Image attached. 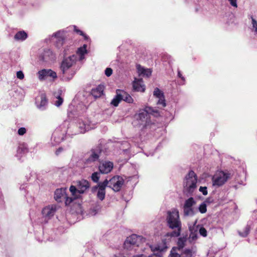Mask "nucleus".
I'll return each instance as SVG.
<instances>
[{
  "mask_svg": "<svg viewBox=\"0 0 257 257\" xmlns=\"http://www.w3.org/2000/svg\"><path fill=\"white\" fill-rule=\"evenodd\" d=\"M149 111H151L158 114L157 110H154L151 108H146L145 109H141L138 114L135 115V120L134 121V125L141 128L147 127L151 123L150 115Z\"/></svg>",
  "mask_w": 257,
  "mask_h": 257,
  "instance_id": "7ed1b4c3",
  "label": "nucleus"
},
{
  "mask_svg": "<svg viewBox=\"0 0 257 257\" xmlns=\"http://www.w3.org/2000/svg\"><path fill=\"white\" fill-rule=\"evenodd\" d=\"M166 220L167 226L173 230L172 232H168L166 236L170 237H178L180 236L182 229V223L178 210L173 208L168 211Z\"/></svg>",
  "mask_w": 257,
  "mask_h": 257,
  "instance_id": "f257e3e1",
  "label": "nucleus"
},
{
  "mask_svg": "<svg viewBox=\"0 0 257 257\" xmlns=\"http://www.w3.org/2000/svg\"><path fill=\"white\" fill-rule=\"evenodd\" d=\"M35 103L37 107L40 110L46 109L48 101L45 94H41L36 98Z\"/></svg>",
  "mask_w": 257,
  "mask_h": 257,
  "instance_id": "4468645a",
  "label": "nucleus"
},
{
  "mask_svg": "<svg viewBox=\"0 0 257 257\" xmlns=\"http://www.w3.org/2000/svg\"><path fill=\"white\" fill-rule=\"evenodd\" d=\"M52 37H54L55 38H56L57 39H58V41H60L62 40L64 38L63 31H58L57 32L54 33Z\"/></svg>",
  "mask_w": 257,
  "mask_h": 257,
  "instance_id": "72a5a7b5",
  "label": "nucleus"
},
{
  "mask_svg": "<svg viewBox=\"0 0 257 257\" xmlns=\"http://www.w3.org/2000/svg\"><path fill=\"white\" fill-rule=\"evenodd\" d=\"M28 151V148L25 144L21 145L17 150L18 154L25 153Z\"/></svg>",
  "mask_w": 257,
  "mask_h": 257,
  "instance_id": "e433bc0d",
  "label": "nucleus"
},
{
  "mask_svg": "<svg viewBox=\"0 0 257 257\" xmlns=\"http://www.w3.org/2000/svg\"><path fill=\"white\" fill-rule=\"evenodd\" d=\"M198 229H199V232L201 235H202L203 237L207 236V230H206V229L204 227L201 226L199 228L198 227Z\"/></svg>",
  "mask_w": 257,
  "mask_h": 257,
  "instance_id": "ea45409f",
  "label": "nucleus"
},
{
  "mask_svg": "<svg viewBox=\"0 0 257 257\" xmlns=\"http://www.w3.org/2000/svg\"><path fill=\"white\" fill-rule=\"evenodd\" d=\"M63 199L65 200V204L66 205L69 204L73 200V199L72 198L68 197H67V195L66 198H64Z\"/></svg>",
  "mask_w": 257,
  "mask_h": 257,
  "instance_id": "49530a36",
  "label": "nucleus"
},
{
  "mask_svg": "<svg viewBox=\"0 0 257 257\" xmlns=\"http://www.w3.org/2000/svg\"><path fill=\"white\" fill-rule=\"evenodd\" d=\"M101 152L99 149H92L88 154V157L86 159L85 163L87 165H91L92 163L97 161Z\"/></svg>",
  "mask_w": 257,
  "mask_h": 257,
  "instance_id": "9b49d317",
  "label": "nucleus"
},
{
  "mask_svg": "<svg viewBox=\"0 0 257 257\" xmlns=\"http://www.w3.org/2000/svg\"><path fill=\"white\" fill-rule=\"evenodd\" d=\"M186 241V239L185 237H180L178 239L177 244L179 249H182L184 247Z\"/></svg>",
  "mask_w": 257,
  "mask_h": 257,
  "instance_id": "2f4dec72",
  "label": "nucleus"
},
{
  "mask_svg": "<svg viewBox=\"0 0 257 257\" xmlns=\"http://www.w3.org/2000/svg\"><path fill=\"white\" fill-rule=\"evenodd\" d=\"M99 178H100L99 173L94 172V173H92V174L91 175V179L93 182H94L95 183H97L98 182Z\"/></svg>",
  "mask_w": 257,
  "mask_h": 257,
  "instance_id": "4c0bfd02",
  "label": "nucleus"
},
{
  "mask_svg": "<svg viewBox=\"0 0 257 257\" xmlns=\"http://www.w3.org/2000/svg\"><path fill=\"white\" fill-rule=\"evenodd\" d=\"M108 185L107 179L103 182L98 183V185L92 188V192L95 194L97 198L102 201L105 196V188Z\"/></svg>",
  "mask_w": 257,
  "mask_h": 257,
  "instance_id": "0eeeda50",
  "label": "nucleus"
},
{
  "mask_svg": "<svg viewBox=\"0 0 257 257\" xmlns=\"http://www.w3.org/2000/svg\"><path fill=\"white\" fill-rule=\"evenodd\" d=\"M132 257H146V256L143 254H139L134 255Z\"/></svg>",
  "mask_w": 257,
  "mask_h": 257,
  "instance_id": "603ef678",
  "label": "nucleus"
},
{
  "mask_svg": "<svg viewBox=\"0 0 257 257\" xmlns=\"http://www.w3.org/2000/svg\"><path fill=\"white\" fill-rule=\"evenodd\" d=\"M119 93L122 96V100L128 103H133V99L130 95L126 93L124 91L120 90Z\"/></svg>",
  "mask_w": 257,
  "mask_h": 257,
  "instance_id": "c85d7f7f",
  "label": "nucleus"
},
{
  "mask_svg": "<svg viewBox=\"0 0 257 257\" xmlns=\"http://www.w3.org/2000/svg\"><path fill=\"white\" fill-rule=\"evenodd\" d=\"M55 199L59 202L62 201L64 198H66V188L57 189L55 192Z\"/></svg>",
  "mask_w": 257,
  "mask_h": 257,
  "instance_id": "a211bd4d",
  "label": "nucleus"
},
{
  "mask_svg": "<svg viewBox=\"0 0 257 257\" xmlns=\"http://www.w3.org/2000/svg\"><path fill=\"white\" fill-rule=\"evenodd\" d=\"M56 212V207L54 205L48 206L44 207L42 211L43 217L46 221L50 219Z\"/></svg>",
  "mask_w": 257,
  "mask_h": 257,
  "instance_id": "2eb2a0df",
  "label": "nucleus"
},
{
  "mask_svg": "<svg viewBox=\"0 0 257 257\" xmlns=\"http://www.w3.org/2000/svg\"><path fill=\"white\" fill-rule=\"evenodd\" d=\"M84 109H86V107H85V106H84Z\"/></svg>",
  "mask_w": 257,
  "mask_h": 257,
  "instance_id": "4d7b16f0",
  "label": "nucleus"
},
{
  "mask_svg": "<svg viewBox=\"0 0 257 257\" xmlns=\"http://www.w3.org/2000/svg\"><path fill=\"white\" fill-rule=\"evenodd\" d=\"M178 77L181 78L182 80H183V81L185 80V78L182 76V75L181 74L180 71H178Z\"/></svg>",
  "mask_w": 257,
  "mask_h": 257,
  "instance_id": "3c124183",
  "label": "nucleus"
},
{
  "mask_svg": "<svg viewBox=\"0 0 257 257\" xmlns=\"http://www.w3.org/2000/svg\"><path fill=\"white\" fill-rule=\"evenodd\" d=\"M112 73V70L110 68H107L105 70V74L107 76H110Z\"/></svg>",
  "mask_w": 257,
  "mask_h": 257,
  "instance_id": "a18cd8bd",
  "label": "nucleus"
},
{
  "mask_svg": "<svg viewBox=\"0 0 257 257\" xmlns=\"http://www.w3.org/2000/svg\"><path fill=\"white\" fill-rule=\"evenodd\" d=\"M108 181V185L107 186L116 192L120 190L124 182L123 178L117 176H114Z\"/></svg>",
  "mask_w": 257,
  "mask_h": 257,
  "instance_id": "9d476101",
  "label": "nucleus"
},
{
  "mask_svg": "<svg viewBox=\"0 0 257 257\" xmlns=\"http://www.w3.org/2000/svg\"><path fill=\"white\" fill-rule=\"evenodd\" d=\"M26 133V129L25 127H21L18 130V133L20 136L24 135Z\"/></svg>",
  "mask_w": 257,
  "mask_h": 257,
  "instance_id": "c03bdc74",
  "label": "nucleus"
},
{
  "mask_svg": "<svg viewBox=\"0 0 257 257\" xmlns=\"http://www.w3.org/2000/svg\"><path fill=\"white\" fill-rule=\"evenodd\" d=\"M168 257H181V256L179 253H175L173 250H172L170 255Z\"/></svg>",
  "mask_w": 257,
  "mask_h": 257,
  "instance_id": "09e8293b",
  "label": "nucleus"
},
{
  "mask_svg": "<svg viewBox=\"0 0 257 257\" xmlns=\"http://www.w3.org/2000/svg\"><path fill=\"white\" fill-rule=\"evenodd\" d=\"M197 176L195 173L190 171L185 177L184 181V186L185 189L189 193L193 192L196 188Z\"/></svg>",
  "mask_w": 257,
  "mask_h": 257,
  "instance_id": "39448f33",
  "label": "nucleus"
},
{
  "mask_svg": "<svg viewBox=\"0 0 257 257\" xmlns=\"http://www.w3.org/2000/svg\"><path fill=\"white\" fill-rule=\"evenodd\" d=\"M251 24L252 27V31L257 34V22L251 16Z\"/></svg>",
  "mask_w": 257,
  "mask_h": 257,
  "instance_id": "58836bf2",
  "label": "nucleus"
},
{
  "mask_svg": "<svg viewBox=\"0 0 257 257\" xmlns=\"http://www.w3.org/2000/svg\"><path fill=\"white\" fill-rule=\"evenodd\" d=\"M199 210L201 213H204L206 212V205L204 203H201L199 207Z\"/></svg>",
  "mask_w": 257,
  "mask_h": 257,
  "instance_id": "a19ab883",
  "label": "nucleus"
},
{
  "mask_svg": "<svg viewBox=\"0 0 257 257\" xmlns=\"http://www.w3.org/2000/svg\"><path fill=\"white\" fill-rule=\"evenodd\" d=\"M199 191L202 192L204 195H206L208 193L206 187H200L199 188Z\"/></svg>",
  "mask_w": 257,
  "mask_h": 257,
  "instance_id": "37998d69",
  "label": "nucleus"
},
{
  "mask_svg": "<svg viewBox=\"0 0 257 257\" xmlns=\"http://www.w3.org/2000/svg\"><path fill=\"white\" fill-rule=\"evenodd\" d=\"M148 257H156V256L154 254H152L151 255H149Z\"/></svg>",
  "mask_w": 257,
  "mask_h": 257,
  "instance_id": "6e6d98bb",
  "label": "nucleus"
},
{
  "mask_svg": "<svg viewBox=\"0 0 257 257\" xmlns=\"http://www.w3.org/2000/svg\"><path fill=\"white\" fill-rule=\"evenodd\" d=\"M133 88L136 91L144 92L145 87L142 79L135 78L133 82Z\"/></svg>",
  "mask_w": 257,
  "mask_h": 257,
  "instance_id": "f3484780",
  "label": "nucleus"
},
{
  "mask_svg": "<svg viewBox=\"0 0 257 257\" xmlns=\"http://www.w3.org/2000/svg\"><path fill=\"white\" fill-rule=\"evenodd\" d=\"M197 249L195 246L185 249L183 252L184 257H195Z\"/></svg>",
  "mask_w": 257,
  "mask_h": 257,
  "instance_id": "4be33fe9",
  "label": "nucleus"
},
{
  "mask_svg": "<svg viewBox=\"0 0 257 257\" xmlns=\"http://www.w3.org/2000/svg\"><path fill=\"white\" fill-rule=\"evenodd\" d=\"M95 123L91 122L87 118L84 119L79 118L76 122V126L78 128L77 133L83 134L95 127Z\"/></svg>",
  "mask_w": 257,
  "mask_h": 257,
  "instance_id": "423d86ee",
  "label": "nucleus"
},
{
  "mask_svg": "<svg viewBox=\"0 0 257 257\" xmlns=\"http://www.w3.org/2000/svg\"><path fill=\"white\" fill-rule=\"evenodd\" d=\"M228 1L230 2V4L232 6L235 7V8L237 7L236 0H228Z\"/></svg>",
  "mask_w": 257,
  "mask_h": 257,
  "instance_id": "de8ad7c7",
  "label": "nucleus"
},
{
  "mask_svg": "<svg viewBox=\"0 0 257 257\" xmlns=\"http://www.w3.org/2000/svg\"><path fill=\"white\" fill-rule=\"evenodd\" d=\"M74 31L77 33H79L80 35L83 36L85 39L86 38V36L84 35L83 33L81 31L77 29L76 26H74Z\"/></svg>",
  "mask_w": 257,
  "mask_h": 257,
  "instance_id": "8fccbe9b",
  "label": "nucleus"
},
{
  "mask_svg": "<svg viewBox=\"0 0 257 257\" xmlns=\"http://www.w3.org/2000/svg\"><path fill=\"white\" fill-rule=\"evenodd\" d=\"M198 229V225H193L189 227V231L190 232L189 239L191 242H195L198 238L197 231Z\"/></svg>",
  "mask_w": 257,
  "mask_h": 257,
  "instance_id": "6ab92c4d",
  "label": "nucleus"
},
{
  "mask_svg": "<svg viewBox=\"0 0 257 257\" xmlns=\"http://www.w3.org/2000/svg\"><path fill=\"white\" fill-rule=\"evenodd\" d=\"M104 89L103 85H99L96 87L92 89L91 94L95 98L100 97L103 94Z\"/></svg>",
  "mask_w": 257,
  "mask_h": 257,
  "instance_id": "aec40b11",
  "label": "nucleus"
},
{
  "mask_svg": "<svg viewBox=\"0 0 257 257\" xmlns=\"http://www.w3.org/2000/svg\"><path fill=\"white\" fill-rule=\"evenodd\" d=\"M138 70L140 74L149 77L152 74V71L150 69H145L141 66L138 67Z\"/></svg>",
  "mask_w": 257,
  "mask_h": 257,
  "instance_id": "a878e982",
  "label": "nucleus"
},
{
  "mask_svg": "<svg viewBox=\"0 0 257 257\" xmlns=\"http://www.w3.org/2000/svg\"><path fill=\"white\" fill-rule=\"evenodd\" d=\"M184 213L187 216H192L194 214V211L192 207H186L185 206H184Z\"/></svg>",
  "mask_w": 257,
  "mask_h": 257,
  "instance_id": "7c9ffc66",
  "label": "nucleus"
},
{
  "mask_svg": "<svg viewBox=\"0 0 257 257\" xmlns=\"http://www.w3.org/2000/svg\"><path fill=\"white\" fill-rule=\"evenodd\" d=\"M27 37V34L24 31H21L15 34L14 39L17 41H23L25 40Z\"/></svg>",
  "mask_w": 257,
  "mask_h": 257,
  "instance_id": "b1692460",
  "label": "nucleus"
},
{
  "mask_svg": "<svg viewBox=\"0 0 257 257\" xmlns=\"http://www.w3.org/2000/svg\"><path fill=\"white\" fill-rule=\"evenodd\" d=\"M86 47L87 45L84 44L82 47H80L77 50V54L79 56L80 59L81 60L84 58V55L87 53Z\"/></svg>",
  "mask_w": 257,
  "mask_h": 257,
  "instance_id": "cd10ccee",
  "label": "nucleus"
},
{
  "mask_svg": "<svg viewBox=\"0 0 257 257\" xmlns=\"http://www.w3.org/2000/svg\"><path fill=\"white\" fill-rule=\"evenodd\" d=\"M150 247L151 250L153 252L155 251H164L167 247L165 244L160 245V244H156V245H151Z\"/></svg>",
  "mask_w": 257,
  "mask_h": 257,
  "instance_id": "bb28decb",
  "label": "nucleus"
},
{
  "mask_svg": "<svg viewBox=\"0 0 257 257\" xmlns=\"http://www.w3.org/2000/svg\"><path fill=\"white\" fill-rule=\"evenodd\" d=\"M89 187L88 181L86 180L79 181L77 183V187L79 194H82Z\"/></svg>",
  "mask_w": 257,
  "mask_h": 257,
  "instance_id": "412c9836",
  "label": "nucleus"
},
{
  "mask_svg": "<svg viewBox=\"0 0 257 257\" xmlns=\"http://www.w3.org/2000/svg\"><path fill=\"white\" fill-rule=\"evenodd\" d=\"M16 75H17V77L20 80H22L24 78V74L22 71H18L17 72Z\"/></svg>",
  "mask_w": 257,
  "mask_h": 257,
  "instance_id": "79ce46f5",
  "label": "nucleus"
},
{
  "mask_svg": "<svg viewBox=\"0 0 257 257\" xmlns=\"http://www.w3.org/2000/svg\"><path fill=\"white\" fill-rule=\"evenodd\" d=\"M56 100H54V103L56 106H60L63 102V99L59 95L56 96Z\"/></svg>",
  "mask_w": 257,
  "mask_h": 257,
  "instance_id": "c9c22d12",
  "label": "nucleus"
},
{
  "mask_svg": "<svg viewBox=\"0 0 257 257\" xmlns=\"http://www.w3.org/2000/svg\"><path fill=\"white\" fill-rule=\"evenodd\" d=\"M113 167V164L109 161L101 163L99 166V170L101 173L107 174L109 173Z\"/></svg>",
  "mask_w": 257,
  "mask_h": 257,
  "instance_id": "dca6fc26",
  "label": "nucleus"
},
{
  "mask_svg": "<svg viewBox=\"0 0 257 257\" xmlns=\"http://www.w3.org/2000/svg\"><path fill=\"white\" fill-rule=\"evenodd\" d=\"M62 149L61 148H59L56 151V154L58 155L60 152L62 151Z\"/></svg>",
  "mask_w": 257,
  "mask_h": 257,
  "instance_id": "864d4df0",
  "label": "nucleus"
},
{
  "mask_svg": "<svg viewBox=\"0 0 257 257\" xmlns=\"http://www.w3.org/2000/svg\"><path fill=\"white\" fill-rule=\"evenodd\" d=\"M67 133V126L63 123L60 125L54 132L51 140L53 146L59 144L64 140Z\"/></svg>",
  "mask_w": 257,
  "mask_h": 257,
  "instance_id": "20e7f679",
  "label": "nucleus"
},
{
  "mask_svg": "<svg viewBox=\"0 0 257 257\" xmlns=\"http://www.w3.org/2000/svg\"><path fill=\"white\" fill-rule=\"evenodd\" d=\"M54 58V55L53 52L50 50H47L44 51L42 56V59L44 61L47 62Z\"/></svg>",
  "mask_w": 257,
  "mask_h": 257,
  "instance_id": "393cba45",
  "label": "nucleus"
},
{
  "mask_svg": "<svg viewBox=\"0 0 257 257\" xmlns=\"http://www.w3.org/2000/svg\"><path fill=\"white\" fill-rule=\"evenodd\" d=\"M145 239L142 236L136 234H132L126 239L124 242V247L128 249L131 245H136L138 246L140 244L144 242Z\"/></svg>",
  "mask_w": 257,
  "mask_h": 257,
  "instance_id": "1a4fd4ad",
  "label": "nucleus"
},
{
  "mask_svg": "<svg viewBox=\"0 0 257 257\" xmlns=\"http://www.w3.org/2000/svg\"><path fill=\"white\" fill-rule=\"evenodd\" d=\"M77 57L73 55L71 56L64 58L62 61L60 65L61 75V79L65 81L70 80L74 76L75 71L72 68L75 63Z\"/></svg>",
  "mask_w": 257,
  "mask_h": 257,
  "instance_id": "f03ea898",
  "label": "nucleus"
},
{
  "mask_svg": "<svg viewBox=\"0 0 257 257\" xmlns=\"http://www.w3.org/2000/svg\"><path fill=\"white\" fill-rule=\"evenodd\" d=\"M70 191L71 192L72 195L74 196V198H78L79 195L78 188H76L74 186H71L70 187Z\"/></svg>",
  "mask_w": 257,
  "mask_h": 257,
  "instance_id": "473e14b6",
  "label": "nucleus"
},
{
  "mask_svg": "<svg viewBox=\"0 0 257 257\" xmlns=\"http://www.w3.org/2000/svg\"><path fill=\"white\" fill-rule=\"evenodd\" d=\"M112 257H125L123 255L121 254H118V255H114Z\"/></svg>",
  "mask_w": 257,
  "mask_h": 257,
  "instance_id": "5fc2aeb1",
  "label": "nucleus"
},
{
  "mask_svg": "<svg viewBox=\"0 0 257 257\" xmlns=\"http://www.w3.org/2000/svg\"><path fill=\"white\" fill-rule=\"evenodd\" d=\"M196 204V201L193 198L190 197L185 202L184 206L186 207H192L193 205Z\"/></svg>",
  "mask_w": 257,
  "mask_h": 257,
  "instance_id": "c756f323",
  "label": "nucleus"
},
{
  "mask_svg": "<svg viewBox=\"0 0 257 257\" xmlns=\"http://www.w3.org/2000/svg\"><path fill=\"white\" fill-rule=\"evenodd\" d=\"M250 226L249 225H247L244 228L243 231H242V232L238 231V233L240 236H241L242 237H245L248 234V233L250 231Z\"/></svg>",
  "mask_w": 257,
  "mask_h": 257,
  "instance_id": "f704fd0d",
  "label": "nucleus"
},
{
  "mask_svg": "<svg viewBox=\"0 0 257 257\" xmlns=\"http://www.w3.org/2000/svg\"><path fill=\"white\" fill-rule=\"evenodd\" d=\"M154 95L158 99L157 105L160 108H164L166 106V101L163 92L158 88H156L153 92Z\"/></svg>",
  "mask_w": 257,
  "mask_h": 257,
  "instance_id": "ddd939ff",
  "label": "nucleus"
},
{
  "mask_svg": "<svg viewBox=\"0 0 257 257\" xmlns=\"http://www.w3.org/2000/svg\"><path fill=\"white\" fill-rule=\"evenodd\" d=\"M120 90H116V95L112 99L110 102V104L114 106H117L118 104L122 100V97L120 93H119Z\"/></svg>",
  "mask_w": 257,
  "mask_h": 257,
  "instance_id": "5701e85b",
  "label": "nucleus"
},
{
  "mask_svg": "<svg viewBox=\"0 0 257 257\" xmlns=\"http://www.w3.org/2000/svg\"><path fill=\"white\" fill-rule=\"evenodd\" d=\"M229 177L228 173L223 171L217 172L212 177V184L217 187L221 186L227 181Z\"/></svg>",
  "mask_w": 257,
  "mask_h": 257,
  "instance_id": "6e6552de",
  "label": "nucleus"
},
{
  "mask_svg": "<svg viewBox=\"0 0 257 257\" xmlns=\"http://www.w3.org/2000/svg\"><path fill=\"white\" fill-rule=\"evenodd\" d=\"M37 75L40 80H43L48 77L52 78L53 79L57 77L56 73L51 69L41 70L38 71Z\"/></svg>",
  "mask_w": 257,
  "mask_h": 257,
  "instance_id": "f8f14e48",
  "label": "nucleus"
}]
</instances>
